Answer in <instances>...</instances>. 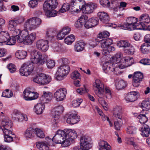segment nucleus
<instances>
[{
    "instance_id": "f257e3e1",
    "label": "nucleus",
    "mask_w": 150,
    "mask_h": 150,
    "mask_svg": "<svg viewBox=\"0 0 150 150\" xmlns=\"http://www.w3.org/2000/svg\"><path fill=\"white\" fill-rule=\"evenodd\" d=\"M110 33L107 31H104L100 33L98 38L100 39L103 38L102 40L98 39H94L93 41L90 42V45L93 47H94L96 45H98L102 49V54L106 56L108 55L110 52L115 50V48L110 45L113 43V40L111 38L105 39L109 36Z\"/></svg>"
},
{
    "instance_id": "f03ea898",
    "label": "nucleus",
    "mask_w": 150,
    "mask_h": 150,
    "mask_svg": "<svg viewBox=\"0 0 150 150\" xmlns=\"http://www.w3.org/2000/svg\"><path fill=\"white\" fill-rule=\"evenodd\" d=\"M46 55L42 53L35 50H33L30 53V59L33 64L38 65H42L46 62V65L48 68H52L55 65L54 62L49 59L47 61Z\"/></svg>"
},
{
    "instance_id": "7ed1b4c3",
    "label": "nucleus",
    "mask_w": 150,
    "mask_h": 150,
    "mask_svg": "<svg viewBox=\"0 0 150 150\" xmlns=\"http://www.w3.org/2000/svg\"><path fill=\"white\" fill-rule=\"evenodd\" d=\"M58 3L57 0H46L43 4V10L47 17H54L56 15V11L54 10Z\"/></svg>"
},
{
    "instance_id": "20e7f679",
    "label": "nucleus",
    "mask_w": 150,
    "mask_h": 150,
    "mask_svg": "<svg viewBox=\"0 0 150 150\" xmlns=\"http://www.w3.org/2000/svg\"><path fill=\"white\" fill-rule=\"evenodd\" d=\"M125 67V66L122 64H112L109 62H106L103 64V71L106 74L113 72L115 74L118 75L120 72V69H122Z\"/></svg>"
},
{
    "instance_id": "39448f33",
    "label": "nucleus",
    "mask_w": 150,
    "mask_h": 150,
    "mask_svg": "<svg viewBox=\"0 0 150 150\" xmlns=\"http://www.w3.org/2000/svg\"><path fill=\"white\" fill-rule=\"evenodd\" d=\"M93 86L95 92L99 97L98 100L102 105H106L107 103L103 99L104 93V85L103 83L99 79H96L93 83Z\"/></svg>"
},
{
    "instance_id": "423d86ee",
    "label": "nucleus",
    "mask_w": 150,
    "mask_h": 150,
    "mask_svg": "<svg viewBox=\"0 0 150 150\" xmlns=\"http://www.w3.org/2000/svg\"><path fill=\"white\" fill-rule=\"evenodd\" d=\"M65 133L64 130H58L53 137L52 141L56 144H61L64 147L69 146L71 143L65 139Z\"/></svg>"
},
{
    "instance_id": "0eeeda50",
    "label": "nucleus",
    "mask_w": 150,
    "mask_h": 150,
    "mask_svg": "<svg viewBox=\"0 0 150 150\" xmlns=\"http://www.w3.org/2000/svg\"><path fill=\"white\" fill-rule=\"evenodd\" d=\"M41 20L37 17H33L27 20L24 25V28L30 30L35 29L40 25Z\"/></svg>"
},
{
    "instance_id": "6e6552de",
    "label": "nucleus",
    "mask_w": 150,
    "mask_h": 150,
    "mask_svg": "<svg viewBox=\"0 0 150 150\" xmlns=\"http://www.w3.org/2000/svg\"><path fill=\"white\" fill-rule=\"evenodd\" d=\"M132 76V85L135 87L139 86L144 78L143 74L140 71H136L134 73L133 75L129 74L128 77L129 79Z\"/></svg>"
},
{
    "instance_id": "1a4fd4ad",
    "label": "nucleus",
    "mask_w": 150,
    "mask_h": 150,
    "mask_svg": "<svg viewBox=\"0 0 150 150\" xmlns=\"http://www.w3.org/2000/svg\"><path fill=\"white\" fill-rule=\"evenodd\" d=\"M31 63L27 62L23 64L19 70L21 76H27L31 73L33 69V63Z\"/></svg>"
},
{
    "instance_id": "9d476101",
    "label": "nucleus",
    "mask_w": 150,
    "mask_h": 150,
    "mask_svg": "<svg viewBox=\"0 0 150 150\" xmlns=\"http://www.w3.org/2000/svg\"><path fill=\"white\" fill-rule=\"evenodd\" d=\"M97 7V4L93 3H89L82 6V12L85 14H88L92 13Z\"/></svg>"
},
{
    "instance_id": "9b49d317",
    "label": "nucleus",
    "mask_w": 150,
    "mask_h": 150,
    "mask_svg": "<svg viewBox=\"0 0 150 150\" xmlns=\"http://www.w3.org/2000/svg\"><path fill=\"white\" fill-rule=\"evenodd\" d=\"M62 62L63 64L60 66L57 71H58V73L59 72L60 73L65 76L67 75L69 71V67L67 64L69 62L68 59L66 58L64 59Z\"/></svg>"
},
{
    "instance_id": "f8f14e48",
    "label": "nucleus",
    "mask_w": 150,
    "mask_h": 150,
    "mask_svg": "<svg viewBox=\"0 0 150 150\" xmlns=\"http://www.w3.org/2000/svg\"><path fill=\"white\" fill-rule=\"evenodd\" d=\"M122 56V54L121 53H117L112 57L111 61L114 63V64H119L118 63L121 60H124L125 62H130L132 59L131 57L128 56L124 57L121 59Z\"/></svg>"
},
{
    "instance_id": "ddd939ff",
    "label": "nucleus",
    "mask_w": 150,
    "mask_h": 150,
    "mask_svg": "<svg viewBox=\"0 0 150 150\" xmlns=\"http://www.w3.org/2000/svg\"><path fill=\"white\" fill-rule=\"evenodd\" d=\"M66 94V89L61 88L57 90L54 93V98L57 101H62L65 98Z\"/></svg>"
},
{
    "instance_id": "4468645a",
    "label": "nucleus",
    "mask_w": 150,
    "mask_h": 150,
    "mask_svg": "<svg viewBox=\"0 0 150 150\" xmlns=\"http://www.w3.org/2000/svg\"><path fill=\"white\" fill-rule=\"evenodd\" d=\"M65 134V139H67L69 142L72 141L73 139L76 138L77 135L75 131L72 129H66L64 130Z\"/></svg>"
},
{
    "instance_id": "2eb2a0df",
    "label": "nucleus",
    "mask_w": 150,
    "mask_h": 150,
    "mask_svg": "<svg viewBox=\"0 0 150 150\" xmlns=\"http://www.w3.org/2000/svg\"><path fill=\"white\" fill-rule=\"evenodd\" d=\"M37 48L42 51L45 52L48 49V41L47 40H38L36 43Z\"/></svg>"
},
{
    "instance_id": "dca6fc26",
    "label": "nucleus",
    "mask_w": 150,
    "mask_h": 150,
    "mask_svg": "<svg viewBox=\"0 0 150 150\" xmlns=\"http://www.w3.org/2000/svg\"><path fill=\"white\" fill-rule=\"evenodd\" d=\"M90 138L87 136H81L80 139V146L84 147V149L88 150L91 147V144L89 143Z\"/></svg>"
},
{
    "instance_id": "f3484780",
    "label": "nucleus",
    "mask_w": 150,
    "mask_h": 150,
    "mask_svg": "<svg viewBox=\"0 0 150 150\" xmlns=\"http://www.w3.org/2000/svg\"><path fill=\"white\" fill-rule=\"evenodd\" d=\"M150 22V19L149 15L146 13L142 14L140 16L139 22L142 28Z\"/></svg>"
},
{
    "instance_id": "a211bd4d",
    "label": "nucleus",
    "mask_w": 150,
    "mask_h": 150,
    "mask_svg": "<svg viewBox=\"0 0 150 150\" xmlns=\"http://www.w3.org/2000/svg\"><path fill=\"white\" fill-rule=\"evenodd\" d=\"M2 127H0V129H1L3 132L4 131H11L10 129L12 125L11 121L8 118H6L2 121Z\"/></svg>"
},
{
    "instance_id": "6ab92c4d",
    "label": "nucleus",
    "mask_w": 150,
    "mask_h": 150,
    "mask_svg": "<svg viewBox=\"0 0 150 150\" xmlns=\"http://www.w3.org/2000/svg\"><path fill=\"white\" fill-rule=\"evenodd\" d=\"M139 96L138 92L132 91L128 93L125 98V100L128 102H132L136 100Z\"/></svg>"
},
{
    "instance_id": "aec40b11",
    "label": "nucleus",
    "mask_w": 150,
    "mask_h": 150,
    "mask_svg": "<svg viewBox=\"0 0 150 150\" xmlns=\"http://www.w3.org/2000/svg\"><path fill=\"white\" fill-rule=\"evenodd\" d=\"M80 116L75 113L71 114L67 120V122L69 124L74 125L80 120Z\"/></svg>"
},
{
    "instance_id": "412c9836",
    "label": "nucleus",
    "mask_w": 150,
    "mask_h": 150,
    "mask_svg": "<svg viewBox=\"0 0 150 150\" xmlns=\"http://www.w3.org/2000/svg\"><path fill=\"white\" fill-rule=\"evenodd\" d=\"M4 131L3 132L4 134V141L6 142H12L13 139L15 138V136L12 134L11 131Z\"/></svg>"
},
{
    "instance_id": "4be33fe9",
    "label": "nucleus",
    "mask_w": 150,
    "mask_h": 150,
    "mask_svg": "<svg viewBox=\"0 0 150 150\" xmlns=\"http://www.w3.org/2000/svg\"><path fill=\"white\" fill-rule=\"evenodd\" d=\"M97 18H92L88 20L85 24V27L86 28L93 27L97 24L98 23Z\"/></svg>"
},
{
    "instance_id": "5701e85b",
    "label": "nucleus",
    "mask_w": 150,
    "mask_h": 150,
    "mask_svg": "<svg viewBox=\"0 0 150 150\" xmlns=\"http://www.w3.org/2000/svg\"><path fill=\"white\" fill-rule=\"evenodd\" d=\"M10 36L8 32L3 31L0 33V45L5 44L9 39Z\"/></svg>"
},
{
    "instance_id": "b1692460",
    "label": "nucleus",
    "mask_w": 150,
    "mask_h": 150,
    "mask_svg": "<svg viewBox=\"0 0 150 150\" xmlns=\"http://www.w3.org/2000/svg\"><path fill=\"white\" fill-rule=\"evenodd\" d=\"M98 16L100 21L104 23H107L109 21V17L108 14L104 12H98Z\"/></svg>"
},
{
    "instance_id": "393cba45",
    "label": "nucleus",
    "mask_w": 150,
    "mask_h": 150,
    "mask_svg": "<svg viewBox=\"0 0 150 150\" xmlns=\"http://www.w3.org/2000/svg\"><path fill=\"white\" fill-rule=\"evenodd\" d=\"M18 22L19 21H15L14 19L10 20L8 25V29L11 31H15L17 29L16 28Z\"/></svg>"
},
{
    "instance_id": "a878e982",
    "label": "nucleus",
    "mask_w": 150,
    "mask_h": 150,
    "mask_svg": "<svg viewBox=\"0 0 150 150\" xmlns=\"http://www.w3.org/2000/svg\"><path fill=\"white\" fill-rule=\"evenodd\" d=\"M140 131L141 134L143 137H147L149 135L150 129L149 126L146 125H144L141 128Z\"/></svg>"
},
{
    "instance_id": "bb28decb",
    "label": "nucleus",
    "mask_w": 150,
    "mask_h": 150,
    "mask_svg": "<svg viewBox=\"0 0 150 150\" xmlns=\"http://www.w3.org/2000/svg\"><path fill=\"white\" fill-rule=\"evenodd\" d=\"M45 106L44 103H38L34 106V110L37 114H40L42 112L43 110L45 108Z\"/></svg>"
},
{
    "instance_id": "cd10ccee",
    "label": "nucleus",
    "mask_w": 150,
    "mask_h": 150,
    "mask_svg": "<svg viewBox=\"0 0 150 150\" xmlns=\"http://www.w3.org/2000/svg\"><path fill=\"white\" fill-rule=\"evenodd\" d=\"M57 31L53 28L48 29L46 32V38L48 40H51L56 35Z\"/></svg>"
},
{
    "instance_id": "c85d7f7f",
    "label": "nucleus",
    "mask_w": 150,
    "mask_h": 150,
    "mask_svg": "<svg viewBox=\"0 0 150 150\" xmlns=\"http://www.w3.org/2000/svg\"><path fill=\"white\" fill-rule=\"evenodd\" d=\"M118 26L121 29L129 30H134L136 28L134 24H128V23L124 24H120Z\"/></svg>"
},
{
    "instance_id": "c756f323",
    "label": "nucleus",
    "mask_w": 150,
    "mask_h": 150,
    "mask_svg": "<svg viewBox=\"0 0 150 150\" xmlns=\"http://www.w3.org/2000/svg\"><path fill=\"white\" fill-rule=\"evenodd\" d=\"M35 130L31 127L27 129L25 133V136L26 139L31 138L34 135Z\"/></svg>"
},
{
    "instance_id": "7c9ffc66",
    "label": "nucleus",
    "mask_w": 150,
    "mask_h": 150,
    "mask_svg": "<svg viewBox=\"0 0 150 150\" xmlns=\"http://www.w3.org/2000/svg\"><path fill=\"white\" fill-rule=\"evenodd\" d=\"M45 77V74H39L33 79V81L34 82L39 84L42 85L44 78Z\"/></svg>"
},
{
    "instance_id": "2f4dec72",
    "label": "nucleus",
    "mask_w": 150,
    "mask_h": 150,
    "mask_svg": "<svg viewBox=\"0 0 150 150\" xmlns=\"http://www.w3.org/2000/svg\"><path fill=\"white\" fill-rule=\"evenodd\" d=\"M28 29L24 28V29L22 31L20 30V35L21 36V38L19 40V43H21L26 40V38L28 35Z\"/></svg>"
},
{
    "instance_id": "473e14b6",
    "label": "nucleus",
    "mask_w": 150,
    "mask_h": 150,
    "mask_svg": "<svg viewBox=\"0 0 150 150\" xmlns=\"http://www.w3.org/2000/svg\"><path fill=\"white\" fill-rule=\"evenodd\" d=\"M130 43L127 40H122L119 41L117 43V46L119 47L123 48V50L130 46Z\"/></svg>"
},
{
    "instance_id": "72a5a7b5",
    "label": "nucleus",
    "mask_w": 150,
    "mask_h": 150,
    "mask_svg": "<svg viewBox=\"0 0 150 150\" xmlns=\"http://www.w3.org/2000/svg\"><path fill=\"white\" fill-rule=\"evenodd\" d=\"M27 52L26 51L22 50L17 51L15 53L16 57L19 59H23L26 57Z\"/></svg>"
},
{
    "instance_id": "f704fd0d",
    "label": "nucleus",
    "mask_w": 150,
    "mask_h": 150,
    "mask_svg": "<svg viewBox=\"0 0 150 150\" xmlns=\"http://www.w3.org/2000/svg\"><path fill=\"white\" fill-rule=\"evenodd\" d=\"M36 36V33H33L28 35L25 41V42L28 44H30L35 40Z\"/></svg>"
},
{
    "instance_id": "c9c22d12",
    "label": "nucleus",
    "mask_w": 150,
    "mask_h": 150,
    "mask_svg": "<svg viewBox=\"0 0 150 150\" xmlns=\"http://www.w3.org/2000/svg\"><path fill=\"white\" fill-rule=\"evenodd\" d=\"M115 86L117 89L121 90L125 88L126 86V84L124 81H116L115 82Z\"/></svg>"
},
{
    "instance_id": "e433bc0d",
    "label": "nucleus",
    "mask_w": 150,
    "mask_h": 150,
    "mask_svg": "<svg viewBox=\"0 0 150 150\" xmlns=\"http://www.w3.org/2000/svg\"><path fill=\"white\" fill-rule=\"evenodd\" d=\"M99 145V150H110V146L106 142L102 141Z\"/></svg>"
},
{
    "instance_id": "4c0bfd02",
    "label": "nucleus",
    "mask_w": 150,
    "mask_h": 150,
    "mask_svg": "<svg viewBox=\"0 0 150 150\" xmlns=\"http://www.w3.org/2000/svg\"><path fill=\"white\" fill-rule=\"evenodd\" d=\"M85 43L83 42H80L77 43L74 46L75 51L79 52L82 51L84 48Z\"/></svg>"
},
{
    "instance_id": "58836bf2",
    "label": "nucleus",
    "mask_w": 150,
    "mask_h": 150,
    "mask_svg": "<svg viewBox=\"0 0 150 150\" xmlns=\"http://www.w3.org/2000/svg\"><path fill=\"white\" fill-rule=\"evenodd\" d=\"M134 48L133 46L131 45L127 48L123 50L125 53L129 55H132L134 52Z\"/></svg>"
},
{
    "instance_id": "ea45409f",
    "label": "nucleus",
    "mask_w": 150,
    "mask_h": 150,
    "mask_svg": "<svg viewBox=\"0 0 150 150\" xmlns=\"http://www.w3.org/2000/svg\"><path fill=\"white\" fill-rule=\"evenodd\" d=\"M36 146L40 150H49V148L47 145L43 142H37Z\"/></svg>"
},
{
    "instance_id": "a19ab883",
    "label": "nucleus",
    "mask_w": 150,
    "mask_h": 150,
    "mask_svg": "<svg viewBox=\"0 0 150 150\" xmlns=\"http://www.w3.org/2000/svg\"><path fill=\"white\" fill-rule=\"evenodd\" d=\"M141 107L143 110L150 109V100H143L141 103Z\"/></svg>"
},
{
    "instance_id": "79ce46f5",
    "label": "nucleus",
    "mask_w": 150,
    "mask_h": 150,
    "mask_svg": "<svg viewBox=\"0 0 150 150\" xmlns=\"http://www.w3.org/2000/svg\"><path fill=\"white\" fill-rule=\"evenodd\" d=\"M75 36L73 35H71L68 36L64 40V42L67 45H71L75 40Z\"/></svg>"
},
{
    "instance_id": "37998d69",
    "label": "nucleus",
    "mask_w": 150,
    "mask_h": 150,
    "mask_svg": "<svg viewBox=\"0 0 150 150\" xmlns=\"http://www.w3.org/2000/svg\"><path fill=\"white\" fill-rule=\"evenodd\" d=\"M141 50L144 54H147L150 52V45L148 44L141 45Z\"/></svg>"
},
{
    "instance_id": "c03bdc74",
    "label": "nucleus",
    "mask_w": 150,
    "mask_h": 150,
    "mask_svg": "<svg viewBox=\"0 0 150 150\" xmlns=\"http://www.w3.org/2000/svg\"><path fill=\"white\" fill-rule=\"evenodd\" d=\"M54 115H59L63 111L64 108L62 105H59L54 108Z\"/></svg>"
},
{
    "instance_id": "a18cd8bd",
    "label": "nucleus",
    "mask_w": 150,
    "mask_h": 150,
    "mask_svg": "<svg viewBox=\"0 0 150 150\" xmlns=\"http://www.w3.org/2000/svg\"><path fill=\"white\" fill-rule=\"evenodd\" d=\"M139 122L141 124H144L148 120V118L145 114H141L138 116Z\"/></svg>"
},
{
    "instance_id": "49530a36",
    "label": "nucleus",
    "mask_w": 150,
    "mask_h": 150,
    "mask_svg": "<svg viewBox=\"0 0 150 150\" xmlns=\"http://www.w3.org/2000/svg\"><path fill=\"white\" fill-rule=\"evenodd\" d=\"M13 95L12 92L10 90L6 89L2 93V96L4 97L9 98Z\"/></svg>"
},
{
    "instance_id": "de8ad7c7",
    "label": "nucleus",
    "mask_w": 150,
    "mask_h": 150,
    "mask_svg": "<svg viewBox=\"0 0 150 150\" xmlns=\"http://www.w3.org/2000/svg\"><path fill=\"white\" fill-rule=\"evenodd\" d=\"M43 96L44 97V100H47L48 101H50L52 98V95L49 91H44Z\"/></svg>"
},
{
    "instance_id": "09e8293b",
    "label": "nucleus",
    "mask_w": 150,
    "mask_h": 150,
    "mask_svg": "<svg viewBox=\"0 0 150 150\" xmlns=\"http://www.w3.org/2000/svg\"><path fill=\"white\" fill-rule=\"evenodd\" d=\"M70 8V5L67 3H64L62 6L61 8L59 10L61 13H64L68 11Z\"/></svg>"
},
{
    "instance_id": "8fccbe9b",
    "label": "nucleus",
    "mask_w": 150,
    "mask_h": 150,
    "mask_svg": "<svg viewBox=\"0 0 150 150\" xmlns=\"http://www.w3.org/2000/svg\"><path fill=\"white\" fill-rule=\"evenodd\" d=\"M137 128L134 126H129L127 128L126 130L127 133L128 134H134L137 131Z\"/></svg>"
},
{
    "instance_id": "3c124183",
    "label": "nucleus",
    "mask_w": 150,
    "mask_h": 150,
    "mask_svg": "<svg viewBox=\"0 0 150 150\" xmlns=\"http://www.w3.org/2000/svg\"><path fill=\"white\" fill-rule=\"evenodd\" d=\"M16 39L15 38V35L12 36V38L8 39V40L7 41L5 44L8 45H14L16 42Z\"/></svg>"
},
{
    "instance_id": "603ef678",
    "label": "nucleus",
    "mask_w": 150,
    "mask_h": 150,
    "mask_svg": "<svg viewBox=\"0 0 150 150\" xmlns=\"http://www.w3.org/2000/svg\"><path fill=\"white\" fill-rule=\"evenodd\" d=\"M83 101V100L81 98H79L73 100L72 102V106L74 107H79Z\"/></svg>"
},
{
    "instance_id": "864d4df0",
    "label": "nucleus",
    "mask_w": 150,
    "mask_h": 150,
    "mask_svg": "<svg viewBox=\"0 0 150 150\" xmlns=\"http://www.w3.org/2000/svg\"><path fill=\"white\" fill-rule=\"evenodd\" d=\"M35 134H36L38 137L40 138H43L45 136L42 131L38 128H36L35 129Z\"/></svg>"
},
{
    "instance_id": "5fc2aeb1",
    "label": "nucleus",
    "mask_w": 150,
    "mask_h": 150,
    "mask_svg": "<svg viewBox=\"0 0 150 150\" xmlns=\"http://www.w3.org/2000/svg\"><path fill=\"white\" fill-rule=\"evenodd\" d=\"M43 79L42 85H45L48 84L51 81L52 79L50 76L45 74V77Z\"/></svg>"
},
{
    "instance_id": "6e6d98bb",
    "label": "nucleus",
    "mask_w": 150,
    "mask_h": 150,
    "mask_svg": "<svg viewBox=\"0 0 150 150\" xmlns=\"http://www.w3.org/2000/svg\"><path fill=\"white\" fill-rule=\"evenodd\" d=\"M20 30L19 29H16L15 31L13 32V35H15V38H16L17 42H19V40L21 38V36L20 35Z\"/></svg>"
},
{
    "instance_id": "4d7b16f0",
    "label": "nucleus",
    "mask_w": 150,
    "mask_h": 150,
    "mask_svg": "<svg viewBox=\"0 0 150 150\" xmlns=\"http://www.w3.org/2000/svg\"><path fill=\"white\" fill-rule=\"evenodd\" d=\"M122 120H118L117 119L116 121L114 122V126L115 129L117 130H119L122 126Z\"/></svg>"
},
{
    "instance_id": "13d9d810",
    "label": "nucleus",
    "mask_w": 150,
    "mask_h": 150,
    "mask_svg": "<svg viewBox=\"0 0 150 150\" xmlns=\"http://www.w3.org/2000/svg\"><path fill=\"white\" fill-rule=\"evenodd\" d=\"M58 73V71H57L55 76V78L56 80L58 81H61L63 80L65 76L60 73L59 72Z\"/></svg>"
},
{
    "instance_id": "bf43d9fd",
    "label": "nucleus",
    "mask_w": 150,
    "mask_h": 150,
    "mask_svg": "<svg viewBox=\"0 0 150 150\" xmlns=\"http://www.w3.org/2000/svg\"><path fill=\"white\" fill-rule=\"evenodd\" d=\"M80 74L78 71H74L71 74V77L73 79H80Z\"/></svg>"
},
{
    "instance_id": "052dcab7",
    "label": "nucleus",
    "mask_w": 150,
    "mask_h": 150,
    "mask_svg": "<svg viewBox=\"0 0 150 150\" xmlns=\"http://www.w3.org/2000/svg\"><path fill=\"white\" fill-rule=\"evenodd\" d=\"M77 1H79V0H71L70 8L71 9V11L76 12L79 11L78 9L75 8V7L73 6V5H75L74 4V3L77 2Z\"/></svg>"
},
{
    "instance_id": "680f3d73",
    "label": "nucleus",
    "mask_w": 150,
    "mask_h": 150,
    "mask_svg": "<svg viewBox=\"0 0 150 150\" xmlns=\"http://www.w3.org/2000/svg\"><path fill=\"white\" fill-rule=\"evenodd\" d=\"M38 0H32L30 1L28 3L29 6L32 8H33L37 6Z\"/></svg>"
},
{
    "instance_id": "e2e57ef3",
    "label": "nucleus",
    "mask_w": 150,
    "mask_h": 150,
    "mask_svg": "<svg viewBox=\"0 0 150 150\" xmlns=\"http://www.w3.org/2000/svg\"><path fill=\"white\" fill-rule=\"evenodd\" d=\"M100 4L104 7H108L110 6V3L109 0H100Z\"/></svg>"
},
{
    "instance_id": "0e129e2a",
    "label": "nucleus",
    "mask_w": 150,
    "mask_h": 150,
    "mask_svg": "<svg viewBox=\"0 0 150 150\" xmlns=\"http://www.w3.org/2000/svg\"><path fill=\"white\" fill-rule=\"evenodd\" d=\"M127 23L135 24L137 22V18L134 17H129L127 19Z\"/></svg>"
},
{
    "instance_id": "69168bd1",
    "label": "nucleus",
    "mask_w": 150,
    "mask_h": 150,
    "mask_svg": "<svg viewBox=\"0 0 150 150\" xmlns=\"http://www.w3.org/2000/svg\"><path fill=\"white\" fill-rule=\"evenodd\" d=\"M88 17L86 15H82L78 19L80 22H81V24L84 25L85 26V24L87 22Z\"/></svg>"
},
{
    "instance_id": "338daca9",
    "label": "nucleus",
    "mask_w": 150,
    "mask_h": 150,
    "mask_svg": "<svg viewBox=\"0 0 150 150\" xmlns=\"http://www.w3.org/2000/svg\"><path fill=\"white\" fill-rule=\"evenodd\" d=\"M38 97V95L35 94L33 92H31L30 94L28 97V100H32L35 99Z\"/></svg>"
},
{
    "instance_id": "774afa93",
    "label": "nucleus",
    "mask_w": 150,
    "mask_h": 150,
    "mask_svg": "<svg viewBox=\"0 0 150 150\" xmlns=\"http://www.w3.org/2000/svg\"><path fill=\"white\" fill-rule=\"evenodd\" d=\"M140 62L144 65H150V59L149 58H143L140 61Z\"/></svg>"
}]
</instances>
